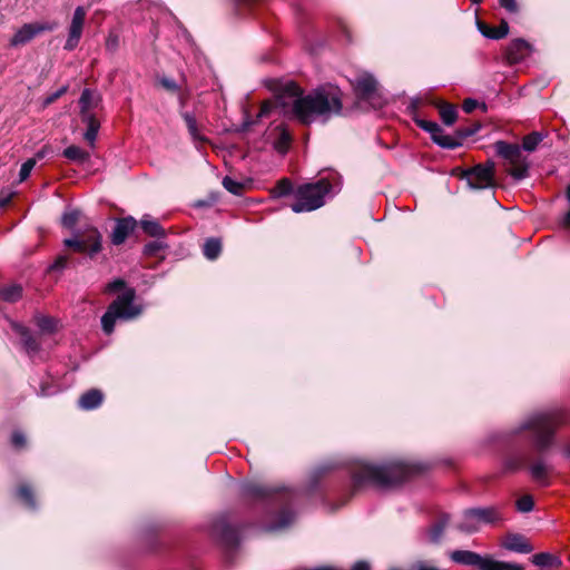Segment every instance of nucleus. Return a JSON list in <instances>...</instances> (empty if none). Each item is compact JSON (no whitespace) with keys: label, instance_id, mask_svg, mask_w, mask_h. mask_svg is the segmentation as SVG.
I'll return each instance as SVG.
<instances>
[{"label":"nucleus","instance_id":"obj_10","mask_svg":"<svg viewBox=\"0 0 570 570\" xmlns=\"http://www.w3.org/2000/svg\"><path fill=\"white\" fill-rule=\"evenodd\" d=\"M55 24L50 22H31L21 26L10 39L11 47H19L30 42L38 35L51 31L55 29Z\"/></svg>","mask_w":570,"mask_h":570},{"label":"nucleus","instance_id":"obj_17","mask_svg":"<svg viewBox=\"0 0 570 570\" xmlns=\"http://www.w3.org/2000/svg\"><path fill=\"white\" fill-rule=\"evenodd\" d=\"M503 547L507 550L514 551L518 553H530L533 550V547L521 534L507 535L503 541Z\"/></svg>","mask_w":570,"mask_h":570},{"label":"nucleus","instance_id":"obj_62","mask_svg":"<svg viewBox=\"0 0 570 570\" xmlns=\"http://www.w3.org/2000/svg\"><path fill=\"white\" fill-rule=\"evenodd\" d=\"M567 197H568V199L570 202V186L567 188Z\"/></svg>","mask_w":570,"mask_h":570},{"label":"nucleus","instance_id":"obj_34","mask_svg":"<svg viewBox=\"0 0 570 570\" xmlns=\"http://www.w3.org/2000/svg\"><path fill=\"white\" fill-rule=\"evenodd\" d=\"M222 184L226 190L236 196L242 195L246 187V183L235 180L229 176L224 177Z\"/></svg>","mask_w":570,"mask_h":570},{"label":"nucleus","instance_id":"obj_43","mask_svg":"<svg viewBox=\"0 0 570 570\" xmlns=\"http://www.w3.org/2000/svg\"><path fill=\"white\" fill-rule=\"evenodd\" d=\"M36 166V158H29L26 160L19 171V181H24L29 176L33 167Z\"/></svg>","mask_w":570,"mask_h":570},{"label":"nucleus","instance_id":"obj_22","mask_svg":"<svg viewBox=\"0 0 570 570\" xmlns=\"http://www.w3.org/2000/svg\"><path fill=\"white\" fill-rule=\"evenodd\" d=\"M479 31L489 39H502L509 32L507 22H502L499 27H490L484 22L478 21Z\"/></svg>","mask_w":570,"mask_h":570},{"label":"nucleus","instance_id":"obj_32","mask_svg":"<svg viewBox=\"0 0 570 570\" xmlns=\"http://www.w3.org/2000/svg\"><path fill=\"white\" fill-rule=\"evenodd\" d=\"M222 252V243L217 238H209L205 242L203 253L206 258L214 261Z\"/></svg>","mask_w":570,"mask_h":570},{"label":"nucleus","instance_id":"obj_11","mask_svg":"<svg viewBox=\"0 0 570 570\" xmlns=\"http://www.w3.org/2000/svg\"><path fill=\"white\" fill-rule=\"evenodd\" d=\"M420 128L431 135L432 140L442 148L454 149L461 146L460 139L444 134L439 124L429 120H419Z\"/></svg>","mask_w":570,"mask_h":570},{"label":"nucleus","instance_id":"obj_39","mask_svg":"<svg viewBox=\"0 0 570 570\" xmlns=\"http://www.w3.org/2000/svg\"><path fill=\"white\" fill-rule=\"evenodd\" d=\"M525 464V459L521 454H515L505 460L504 468L508 471H518Z\"/></svg>","mask_w":570,"mask_h":570},{"label":"nucleus","instance_id":"obj_44","mask_svg":"<svg viewBox=\"0 0 570 570\" xmlns=\"http://www.w3.org/2000/svg\"><path fill=\"white\" fill-rule=\"evenodd\" d=\"M37 325L43 332H52L56 327V321L48 316L37 317Z\"/></svg>","mask_w":570,"mask_h":570},{"label":"nucleus","instance_id":"obj_15","mask_svg":"<svg viewBox=\"0 0 570 570\" xmlns=\"http://www.w3.org/2000/svg\"><path fill=\"white\" fill-rule=\"evenodd\" d=\"M136 226L137 222L132 217L117 219L110 236L111 243L116 246L121 245L134 232Z\"/></svg>","mask_w":570,"mask_h":570},{"label":"nucleus","instance_id":"obj_5","mask_svg":"<svg viewBox=\"0 0 570 570\" xmlns=\"http://www.w3.org/2000/svg\"><path fill=\"white\" fill-rule=\"evenodd\" d=\"M332 188L327 178L299 186L295 191V202L291 205L292 210L304 213L322 207L325 204V196L331 193Z\"/></svg>","mask_w":570,"mask_h":570},{"label":"nucleus","instance_id":"obj_51","mask_svg":"<svg viewBox=\"0 0 570 570\" xmlns=\"http://www.w3.org/2000/svg\"><path fill=\"white\" fill-rule=\"evenodd\" d=\"M67 91V87H61L56 92L51 94L45 99V106H48L52 102H55L58 98H60L65 92Z\"/></svg>","mask_w":570,"mask_h":570},{"label":"nucleus","instance_id":"obj_23","mask_svg":"<svg viewBox=\"0 0 570 570\" xmlns=\"http://www.w3.org/2000/svg\"><path fill=\"white\" fill-rule=\"evenodd\" d=\"M472 513H474L473 509L464 511L462 520L456 525V528L460 531L465 533H472L476 532L480 529L481 524L479 522V519H476L475 515H471Z\"/></svg>","mask_w":570,"mask_h":570},{"label":"nucleus","instance_id":"obj_47","mask_svg":"<svg viewBox=\"0 0 570 570\" xmlns=\"http://www.w3.org/2000/svg\"><path fill=\"white\" fill-rule=\"evenodd\" d=\"M184 119L186 121L189 134L193 136V138L197 139L198 132L196 119L189 114H185Z\"/></svg>","mask_w":570,"mask_h":570},{"label":"nucleus","instance_id":"obj_19","mask_svg":"<svg viewBox=\"0 0 570 570\" xmlns=\"http://www.w3.org/2000/svg\"><path fill=\"white\" fill-rule=\"evenodd\" d=\"M102 393L99 390L92 389L80 396L78 404L82 410L89 411L97 409L102 403Z\"/></svg>","mask_w":570,"mask_h":570},{"label":"nucleus","instance_id":"obj_52","mask_svg":"<svg viewBox=\"0 0 570 570\" xmlns=\"http://www.w3.org/2000/svg\"><path fill=\"white\" fill-rule=\"evenodd\" d=\"M14 194H16L14 191L1 190L0 191V208L6 207L11 202Z\"/></svg>","mask_w":570,"mask_h":570},{"label":"nucleus","instance_id":"obj_14","mask_svg":"<svg viewBox=\"0 0 570 570\" xmlns=\"http://www.w3.org/2000/svg\"><path fill=\"white\" fill-rule=\"evenodd\" d=\"M532 51L531 45L523 39H514L505 49V57L509 63H518L525 59Z\"/></svg>","mask_w":570,"mask_h":570},{"label":"nucleus","instance_id":"obj_35","mask_svg":"<svg viewBox=\"0 0 570 570\" xmlns=\"http://www.w3.org/2000/svg\"><path fill=\"white\" fill-rule=\"evenodd\" d=\"M440 116L444 125L451 126L456 120L458 111L452 105H442Z\"/></svg>","mask_w":570,"mask_h":570},{"label":"nucleus","instance_id":"obj_9","mask_svg":"<svg viewBox=\"0 0 570 570\" xmlns=\"http://www.w3.org/2000/svg\"><path fill=\"white\" fill-rule=\"evenodd\" d=\"M463 177L472 189H484L493 186V164L476 165L464 171Z\"/></svg>","mask_w":570,"mask_h":570},{"label":"nucleus","instance_id":"obj_6","mask_svg":"<svg viewBox=\"0 0 570 570\" xmlns=\"http://www.w3.org/2000/svg\"><path fill=\"white\" fill-rule=\"evenodd\" d=\"M450 558L455 563L475 567L478 570H523L520 564L498 561L469 550L452 551Z\"/></svg>","mask_w":570,"mask_h":570},{"label":"nucleus","instance_id":"obj_28","mask_svg":"<svg viewBox=\"0 0 570 570\" xmlns=\"http://www.w3.org/2000/svg\"><path fill=\"white\" fill-rule=\"evenodd\" d=\"M16 331L20 334L23 346L29 354L36 353L39 350V344L37 340L30 334V332L26 327L17 325Z\"/></svg>","mask_w":570,"mask_h":570},{"label":"nucleus","instance_id":"obj_8","mask_svg":"<svg viewBox=\"0 0 570 570\" xmlns=\"http://www.w3.org/2000/svg\"><path fill=\"white\" fill-rule=\"evenodd\" d=\"M102 236L96 227L89 226L78 232L75 237L63 240L65 246L72 248L77 253H83L94 257L101 250Z\"/></svg>","mask_w":570,"mask_h":570},{"label":"nucleus","instance_id":"obj_13","mask_svg":"<svg viewBox=\"0 0 570 570\" xmlns=\"http://www.w3.org/2000/svg\"><path fill=\"white\" fill-rule=\"evenodd\" d=\"M212 531L228 547H234L239 541L238 530L230 525L225 517H219L214 522Z\"/></svg>","mask_w":570,"mask_h":570},{"label":"nucleus","instance_id":"obj_33","mask_svg":"<svg viewBox=\"0 0 570 570\" xmlns=\"http://www.w3.org/2000/svg\"><path fill=\"white\" fill-rule=\"evenodd\" d=\"M544 138V135L541 134V132H538V131H533L529 135H527L524 138H523V141H522V148L525 150V151H533L535 150V148L538 147V145L543 140Z\"/></svg>","mask_w":570,"mask_h":570},{"label":"nucleus","instance_id":"obj_46","mask_svg":"<svg viewBox=\"0 0 570 570\" xmlns=\"http://www.w3.org/2000/svg\"><path fill=\"white\" fill-rule=\"evenodd\" d=\"M534 502L531 495H523L517 501V508L520 512H530Z\"/></svg>","mask_w":570,"mask_h":570},{"label":"nucleus","instance_id":"obj_26","mask_svg":"<svg viewBox=\"0 0 570 570\" xmlns=\"http://www.w3.org/2000/svg\"><path fill=\"white\" fill-rule=\"evenodd\" d=\"M531 561L533 564L538 567H551V568H559L561 566V559L549 553V552H541L532 556Z\"/></svg>","mask_w":570,"mask_h":570},{"label":"nucleus","instance_id":"obj_12","mask_svg":"<svg viewBox=\"0 0 570 570\" xmlns=\"http://www.w3.org/2000/svg\"><path fill=\"white\" fill-rule=\"evenodd\" d=\"M86 16V8L79 6L75 9L68 30V38L63 47L66 50L71 51L78 46L82 35Z\"/></svg>","mask_w":570,"mask_h":570},{"label":"nucleus","instance_id":"obj_29","mask_svg":"<svg viewBox=\"0 0 570 570\" xmlns=\"http://www.w3.org/2000/svg\"><path fill=\"white\" fill-rule=\"evenodd\" d=\"M449 517L442 515L429 530L428 535L431 542H439L442 538L445 527L449 523Z\"/></svg>","mask_w":570,"mask_h":570},{"label":"nucleus","instance_id":"obj_38","mask_svg":"<svg viewBox=\"0 0 570 570\" xmlns=\"http://www.w3.org/2000/svg\"><path fill=\"white\" fill-rule=\"evenodd\" d=\"M80 212L77 209H70L63 213L61 217V225L66 228H73L78 223Z\"/></svg>","mask_w":570,"mask_h":570},{"label":"nucleus","instance_id":"obj_30","mask_svg":"<svg viewBox=\"0 0 570 570\" xmlns=\"http://www.w3.org/2000/svg\"><path fill=\"white\" fill-rule=\"evenodd\" d=\"M63 156L76 163H85L89 159L90 155L88 151L81 149L78 146H69L63 150Z\"/></svg>","mask_w":570,"mask_h":570},{"label":"nucleus","instance_id":"obj_40","mask_svg":"<svg viewBox=\"0 0 570 570\" xmlns=\"http://www.w3.org/2000/svg\"><path fill=\"white\" fill-rule=\"evenodd\" d=\"M292 183L289 179L284 178L277 183V185L273 189V195L275 197L286 196L292 191Z\"/></svg>","mask_w":570,"mask_h":570},{"label":"nucleus","instance_id":"obj_2","mask_svg":"<svg viewBox=\"0 0 570 570\" xmlns=\"http://www.w3.org/2000/svg\"><path fill=\"white\" fill-rule=\"evenodd\" d=\"M422 469L403 461H392L384 464H371L361 462L352 470L353 488L361 489L366 485L389 488L406 480Z\"/></svg>","mask_w":570,"mask_h":570},{"label":"nucleus","instance_id":"obj_61","mask_svg":"<svg viewBox=\"0 0 570 570\" xmlns=\"http://www.w3.org/2000/svg\"><path fill=\"white\" fill-rule=\"evenodd\" d=\"M482 1H483V0H471V2H472L473 4H479V3H481Z\"/></svg>","mask_w":570,"mask_h":570},{"label":"nucleus","instance_id":"obj_45","mask_svg":"<svg viewBox=\"0 0 570 570\" xmlns=\"http://www.w3.org/2000/svg\"><path fill=\"white\" fill-rule=\"evenodd\" d=\"M164 247H165L164 243L161 240H159V238H158L157 240H154V242H150V243L146 244L145 247H144V253L146 255H148V256H155Z\"/></svg>","mask_w":570,"mask_h":570},{"label":"nucleus","instance_id":"obj_56","mask_svg":"<svg viewBox=\"0 0 570 570\" xmlns=\"http://www.w3.org/2000/svg\"><path fill=\"white\" fill-rule=\"evenodd\" d=\"M353 570H370V564L366 561H357L354 563Z\"/></svg>","mask_w":570,"mask_h":570},{"label":"nucleus","instance_id":"obj_54","mask_svg":"<svg viewBox=\"0 0 570 570\" xmlns=\"http://www.w3.org/2000/svg\"><path fill=\"white\" fill-rule=\"evenodd\" d=\"M160 83L163 85L164 88H166L168 90H171V91L177 90V85H176L175 80H173V79L163 78L160 80Z\"/></svg>","mask_w":570,"mask_h":570},{"label":"nucleus","instance_id":"obj_57","mask_svg":"<svg viewBox=\"0 0 570 570\" xmlns=\"http://www.w3.org/2000/svg\"><path fill=\"white\" fill-rule=\"evenodd\" d=\"M563 453L570 460V443L564 448Z\"/></svg>","mask_w":570,"mask_h":570},{"label":"nucleus","instance_id":"obj_31","mask_svg":"<svg viewBox=\"0 0 570 570\" xmlns=\"http://www.w3.org/2000/svg\"><path fill=\"white\" fill-rule=\"evenodd\" d=\"M244 493L255 498H268L275 492L274 489L259 485V484H246L243 489Z\"/></svg>","mask_w":570,"mask_h":570},{"label":"nucleus","instance_id":"obj_18","mask_svg":"<svg viewBox=\"0 0 570 570\" xmlns=\"http://www.w3.org/2000/svg\"><path fill=\"white\" fill-rule=\"evenodd\" d=\"M475 515L479 519L480 524H493L502 520V513L497 507L476 508L473 509Z\"/></svg>","mask_w":570,"mask_h":570},{"label":"nucleus","instance_id":"obj_41","mask_svg":"<svg viewBox=\"0 0 570 570\" xmlns=\"http://www.w3.org/2000/svg\"><path fill=\"white\" fill-rule=\"evenodd\" d=\"M480 129V125H472V126H469V127H464V128H459L456 130V134H455V138L456 139H460V142L462 144V141L468 138V137H471L473 136L474 134H476Z\"/></svg>","mask_w":570,"mask_h":570},{"label":"nucleus","instance_id":"obj_25","mask_svg":"<svg viewBox=\"0 0 570 570\" xmlns=\"http://www.w3.org/2000/svg\"><path fill=\"white\" fill-rule=\"evenodd\" d=\"M140 226H141L142 230L151 237L164 238L166 236V232L160 226V224L157 220H155L148 216H145L140 220Z\"/></svg>","mask_w":570,"mask_h":570},{"label":"nucleus","instance_id":"obj_55","mask_svg":"<svg viewBox=\"0 0 570 570\" xmlns=\"http://www.w3.org/2000/svg\"><path fill=\"white\" fill-rule=\"evenodd\" d=\"M68 258L66 256H59L52 264V269H62L67 265Z\"/></svg>","mask_w":570,"mask_h":570},{"label":"nucleus","instance_id":"obj_42","mask_svg":"<svg viewBox=\"0 0 570 570\" xmlns=\"http://www.w3.org/2000/svg\"><path fill=\"white\" fill-rule=\"evenodd\" d=\"M291 144V136L286 130H282L279 138L275 142V148L279 153H286Z\"/></svg>","mask_w":570,"mask_h":570},{"label":"nucleus","instance_id":"obj_20","mask_svg":"<svg viewBox=\"0 0 570 570\" xmlns=\"http://www.w3.org/2000/svg\"><path fill=\"white\" fill-rule=\"evenodd\" d=\"M531 478L541 485H549L550 468L542 460L534 461L529 466Z\"/></svg>","mask_w":570,"mask_h":570},{"label":"nucleus","instance_id":"obj_49","mask_svg":"<svg viewBox=\"0 0 570 570\" xmlns=\"http://www.w3.org/2000/svg\"><path fill=\"white\" fill-rule=\"evenodd\" d=\"M11 442L14 448L20 449L26 444V436L23 435V433L16 431L12 434Z\"/></svg>","mask_w":570,"mask_h":570},{"label":"nucleus","instance_id":"obj_53","mask_svg":"<svg viewBox=\"0 0 570 570\" xmlns=\"http://www.w3.org/2000/svg\"><path fill=\"white\" fill-rule=\"evenodd\" d=\"M478 106V101L474 100V99H465L464 102H463V110L468 114L472 112Z\"/></svg>","mask_w":570,"mask_h":570},{"label":"nucleus","instance_id":"obj_58","mask_svg":"<svg viewBox=\"0 0 570 570\" xmlns=\"http://www.w3.org/2000/svg\"><path fill=\"white\" fill-rule=\"evenodd\" d=\"M564 225L570 226V212H568L564 216Z\"/></svg>","mask_w":570,"mask_h":570},{"label":"nucleus","instance_id":"obj_59","mask_svg":"<svg viewBox=\"0 0 570 570\" xmlns=\"http://www.w3.org/2000/svg\"><path fill=\"white\" fill-rule=\"evenodd\" d=\"M42 157H45V150H40V151H38V153L36 154V157H35V158H36V159H37V158H38V159H40V158H42Z\"/></svg>","mask_w":570,"mask_h":570},{"label":"nucleus","instance_id":"obj_48","mask_svg":"<svg viewBox=\"0 0 570 570\" xmlns=\"http://www.w3.org/2000/svg\"><path fill=\"white\" fill-rule=\"evenodd\" d=\"M126 286L125 282L120 278H117L110 283L107 284L105 291L107 293H115V292H118L120 289H124Z\"/></svg>","mask_w":570,"mask_h":570},{"label":"nucleus","instance_id":"obj_21","mask_svg":"<svg viewBox=\"0 0 570 570\" xmlns=\"http://www.w3.org/2000/svg\"><path fill=\"white\" fill-rule=\"evenodd\" d=\"M98 101L99 97L94 91L85 89L79 99L81 118L94 116L90 111L98 105Z\"/></svg>","mask_w":570,"mask_h":570},{"label":"nucleus","instance_id":"obj_27","mask_svg":"<svg viewBox=\"0 0 570 570\" xmlns=\"http://www.w3.org/2000/svg\"><path fill=\"white\" fill-rule=\"evenodd\" d=\"M81 119H82L83 122L87 124V130H86L83 137L89 142V145L91 147H94L95 146V140H96L98 131H99L100 124L96 119L95 116H85Z\"/></svg>","mask_w":570,"mask_h":570},{"label":"nucleus","instance_id":"obj_37","mask_svg":"<svg viewBox=\"0 0 570 570\" xmlns=\"http://www.w3.org/2000/svg\"><path fill=\"white\" fill-rule=\"evenodd\" d=\"M295 519L294 513L288 509H283L278 515L276 524L271 527V530H279L288 527Z\"/></svg>","mask_w":570,"mask_h":570},{"label":"nucleus","instance_id":"obj_36","mask_svg":"<svg viewBox=\"0 0 570 570\" xmlns=\"http://www.w3.org/2000/svg\"><path fill=\"white\" fill-rule=\"evenodd\" d=\"M17 495L26 504L27 508L36 509V501L32 491L28 485L23 484L19 487Z\"/></svg>","mask_w":570,"mask_h":570},{"label":"nucleus","instance_id":"obj_50","mask_svg":"<svg viewBox=\"0 0 570 570\" xmlns=\"http://www.w3.org/2000/svg\"><path fill=\"white\" fill-rule=\"evenodd\" d=\"M499 3L507 11L514 13L518 11V4L515 0H499Z\"/></svg>","mask_w":570,"mask_h":570},{"label":"nucleus","instance_id":"obj_7","mask_svg":"<svg viewBox=\"0 0 570 570\" xmlns=\"http://www.w3.org/2000/svg\"><path fill=\"white\" fill-rule=\"evenodd\" d=\"M495 151L499 156L505 159L511 168L509 169V174L520 180L527 177L528 175V163L525 157L523 156L520 146L515 144H509L503 140H499L494 144Z\"/></svg>","mask_w":570,"mask_h":570},{"label":"nucleus","instance_id":"obj_3","mask_svg":"<svg viewBox=\"0 0 570 570\" xmlns=\"http://www.w3.org/2000/svg\"><path fill=\"white\" fill-rule=\"evenodd\" d=\"M569 415L566 409L553 406L530 414L520 424V431H530L534 448L539 452L549 450L556 441L559 428L567 424Z\"/></svg>","mask_w":570,"mask_h":570},{"label":"nucleus","instance_id":"obj_24","mask_svg":"<svg viewBox=\"0 0 570 570\" xmlns=\"http://www.w3.org/2000/svg\"><path fill=\"white\" fill-rule=\"evenodd\" d=\"M22 297V287L19 284H7L0 286V301L16 303Z\"/></svg>","mask_w":570,"mask_h":570},{"label":"nucleus","instance_id":"obj_4","mask_svg":"<svg viewBox=\"0 0 570 570\" xmlns=\"http://www.w3.org/2000/svg\"><path fill=\"white\" fill-rule=\"evenodd\" d=\"M136 291L125 288L117 298L108 306L101 317V326L106 334H111L117 320L130 321L142 313V306L135 304Z\"/></svg>","mask_w":570,"mask_h":570},{"label":"nucleus","instance_id":"obj_16","mask_svg":"<svg viewBox=\"0 0 570 570\" xmlns=\"http://www.w3.org/2000/svg\"><path fill=\"white\" fill-rule=\"evenodd\" d=\"M354 88L361 99H370L376 91L377 81L372 75L362 73L355 78Z\"/></svg>","mask_w":570,"mask_h":570},{"label":"nucleus","instance_id":"obj_1","mask_svg":"<svg viewBox=\"0 0 570 570\" xmlns=\"http://www.w3.org/2000/svg\"><path fill=\"white\" fill-rule=\"evenodd\" d=\"M291 107L292 116L304 125L315 121L326 122L332 116L340 115L343 108L342 92L337 87L323 86L307 95L293 81L286 82L275 101H264L257 115L267 117L276 107Z\"/></svg>","mask_w":570,"mask_h":570},{"label":"nucleus","instance_id":"obj_60","mask_svg":"<svg viewBox=\"0 0 570 570\" xmlns=\"http://www.w3.org/2000/svg\"><path fill=\"white\" fill-rule=\"evenodd\" d=\"M289 498H291V494L287 492L282 494V501H287Z\"/></svg>","mask_w":570,"mask_h":570}]
</instances>
